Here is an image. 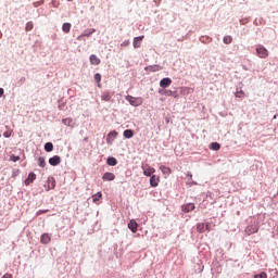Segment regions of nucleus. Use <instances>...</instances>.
I'll list each match as a JSON object with an SVG mask.
<instances>
[{"label": "nucleus", "instance_id": "obj_1", "mask_svg": "<svg viewBox=\"0 0 278 278\" xmlns=\"http://www.w3.org/2000/svg\"><path fill=\"white\" fill-rule=\"evenodd\" d=\"M126 101L130 103L134 108L142 105V98H135L134 96H126Z\"/></svg>", "mask_w": 278, "mask_h": 278}, {"label": "nucleus", "instance_id": "obj_2", "mask_svg": "<svg viewBox=\"0 0 278 278\" xmlns=\"http://www.w3.org/2000/svg\"><path fill=\"white\" fill-rule=\"evenodd\" d=\"M141 168H142L143 175L146 177H152L153 173H155V168L151 167V165H149V164L142 165Z\"/></svg>", "mask_w": 278, "mask_h": 278}, {"label": "nucleus", "instance_id": "obj_3", "mask_svg": "<svg viewBox=\"0 0 278 278\" xmlns=\"http://www.w3.org/2000/svg\"><path fill=\"white\" fill-rule=\"evenodd\" d=\"M256 54L262 59H266L268 58V50L264 46H257Z\"/></svg>", "mask_w": 278, "mask_h": 278}, {"label": "nucleus", "instance_id": "obj_4", "mask_svg": "<svg viewBox=\"0 0 278 278\" xmlns=\"http://www.w3.org/2000/svg\"><path fill=\"white\" fill-rule=\"evenodd\" d=\"M260 231V226L251 225L245 228L247 236H253V233H257Z\"/></svg>", "mask_w": 278, "mask_h": 278}, {"label": "nucleus", "instance_id": "obj_5", "mask_svg": "<svg viewBox=\"0 0 278 278\" xmlns=\"http://www.w3.org/2000/svg\"><path fill=\"white\" fill-rule=\"evenodd\" d=\"M61 162H62V159L60 157V155H54L49 159L50 166H59V164H61Z\"/></svg>", "mask_w": 278, "mask_h": 278}, {"label": "nucleus", "instance_id": "obj_6", "mask_svg": "<svg viewBox=\"0 0 278 278\" xmlns=\"http://www.w3.org/2000/svg\"><path fill=\"white\" fill-rule=\"evenodd\" d=\"M117 136H118V132L116 130L110 131L106 137L108 144H112V142H114V139H116Z\"/></svg>", "mask_w": 278, "mask_h": 278}, {"label": "nucleus", "instance_id": "obj_7", "mask_svg": "<svg viewBox=\"0 0 278 278\" xmlns=\"http://www.w3.org/2000/svg\"><path fill=\"white\" fill-rule=\"evenodd\" d=\"M103 181H114L116 179V175L114 173L106 172L102 176Z\"/></svg>", "mask_w": 278, "mask_h": 278}, {"label": "nucleus", "instance_id": "obj_8", "mask_svg": "<svg viewBox=\"0 0 278 278\" xmlns=\"http://www.w3.org/2000/svg\"><path fill=\"white\" fill-rule=\"evenodd\" d=\"M150 186H152V188H157V186H160V178L156 175L150 177Z\"/></svg>", "mask_w": 278, "mask_h": 278}, {"label": "nucleus", "instance_id": "obj_9", "mask_svg": "<svg viewBox=\"0 0 278 278\" xmlns=\"http://www.w3.org/2000/svg\"><path fill=\"white\" fill-rule=\"evenodd\" d=\"M128 229H130V231H132V233H136V231H138V223L136 222V219H131L128 223Z\"/></svg>", "mask_w": 278, "mask_h": 278}, {"label": "nucleus", "instance_id": "obj_10", "mask_svg": "<svg viewBox=\"0 0 278 278\" xmlns=\"http://www.w3.org/2000/svg\"><path fill=\"white\" fill-rule=\"evenodd\" d=\"M170 84H173V79H170L169 77L163 78V79L160 81V87H161V88H168V86H170Z\"/></svg>", "mask_w": 278, "mask_h": 278}, {"label": "nucleus", "instance_id": "obj_11", "mask_svg": "<svg viewBox=\"0 0 278 278\" xmlns=\"http://www.w3.org/2000/svg\"><path fill=\"white\" fill-rule=\"evenodd\" d=\"M89 60H90V64L94 66H99V64H101V59H99L97 54H91Z\"/></svg>", "mask_w": 278, "mask_h": 278}, {"label": "nucleus", "instance_id": "obj_12", "mask_svg": "<svg viewBox=\"0 0 278 278\" xmlns=\"http://www.w3.org/2000/svg\"><path fill=\"white\" fill-rule=\"evenodd\" d=\"M143 39H144V36L136 37V38L134 39V42H132L134 48H135V49H140V45H142V40H143Z\"/></svg>", "mask_w": 278, "mask_h": 278}, {"label": "nucleus", "instance_id": "obj_13", "mask_svg": "<svg viewBox=\"0 0 278 278\" xmlns=\"http://www.w3.org/2000/svg\"><path fill=\"white\" fill-rule=\"evenodd\" d=\"M164 67L160 65H149L146 67V71H149L150 73H157V71H162Z\"/></svg>", "mask_w": 278, "mask_h": 278}, {"label": "nucleus", "instance_id": "obj_14", "mask_svg": "<svg viewBox=\"0 0 278 278\" xmlns=\"http://www.w3.org/2000/svg\"><path fill=\"white\" fill-rule=\"evenodd\" d=\"M41 244H49L51 242V236L49 233H42L40 237Z\"/></svg>", "mask_w": 278, "mask_h": 278}, {"label": "nucleus", "instance_id": "obj_15", "mask_svg": "<svg viewBox=\"0 0 278 278\" xmlns=\"http://www.w3.org/2000/svg\"><path fill=\"white\" fill-rule=\"evenodd\" d=\"M194 210V203H188L182 205V212H185L186 214L193 212Z\"/></svg>", "mask_w": 278, "mask_h": 278}, {"label": "nucleus", "instance_id": "obj_16", "mask_svg": "<svg viewBox=\"0 0 278 278\" xmlns=\"http://www.w3.org/2000/svg\"><path fill=\"white\" fill-rule=\"evenodd\" d=\"M94 31H96L94 28H92V29H90V30H85L84 34H81V35L78 37V40H79L80 38H84V37L90 38V36L94 34Z\"/></svg>", "mask_w": 278, "mask_h": 278}, {"label": "nucleus", "instance_id": "obj_17", "mask_svg": "<svg viewBox=\"0 0 278 278\" xmlns=\"http://www.w3.org/2000/svg\"><path fill=\"white\" fill-rule=\"evenodd\" d=\"M102 101H112V93L110 91H104L101 94Z\"/></svg>", "mask_w": 278, "mask_h": 278}, {"label": "nucleus", "instance_id": "obj_18", "mask_svg": "<svg viewBox=\"0 0 278 278\" xmlns=\"http://www.w3.org/2000/svg\"><path fill=\"white\" fill-rule=\"evenodd\" d=\"M36 181V174L30 173L28 175V178L25 180V185L29 186L31 182Z\"/></svg>", "mask_w": 278, "mask_h": 278}, {"label": "nucleus", "instance_id": "obj_19", "mask_svg": "<svg viewBox=\"0 0 278 278\" xmlns=\"http://www.w3.org/2000/svg\"><path fill=\"white\" fill-rule=\"evenodd\" d=\"M55 188V178L49 177L48 178V189L47 190H53Z\"/></svg>", "mask_w": 278, "mask_h": 278}, {"label": "nucleus", "instance_id": "obj_20", "mask_svg": "<svg viewBox=\"0 0 278 278\" xmlns=\"http://www.w3.org/2000/svg\"><path fill=\"white\" fill-rule=\"evenodd\" d=\"M106 164H108L109 166H116V164H118V161H116V157L110 156V157L106 160Z\"/></svg>", "mask_w": 278, "mask_h": 278}, {"label": "nucleus", "instance_id": "obj_21", "mask_svg": "<svg viewBox=\"0 0 278 278\" xmlns=\"http://www.w3.org/2000/svg\"><path fill=\"white\" fill-rule=\"evenodd\" d=\"M160 170L163 173V175H170V173H173V170L170 169V167L167 166H160Z\"/></svg>", "mask_w": 278, "mask_h": 278}, {"label": "nucleus", "instance_id": "obj_22", "mask_svg": "<svg viewBox=\"0 0 278 278\" xmlns=\"http://www.w3.org/2000/svg\"><path fill=\"white\" fill-rule=\"evenodd\" d=\"M71 23H64L62 26V31H64V34H70L71 33Z\"/></svg>", "mask_w": 278, "mask_h": 278}, {"label": "nucleus", "instance_id": "obj_23", "mask_svg": "<svg viewBox=\"0 0 278 278\" xmlns=\"http://www.w3.org/2000/svg\"><path fill=\"white\" fill-rule=\"evenodd\" d=\"M124 138H134V130L131 129H126L124 130Z\"/></svg>", "mask_w": 278, "mask_h": 278}, {"label": "nucleus", "instance_id": "obj_24", "mask_svg": "<svg viewBox=\"0 0 278 278\" xmlns=\"http://www.w3.org/2000/svg\"><path fill=\"white\" fill-rule=\"evenodd\" d=\"M103 197V193L99 191L98 193L92 195L93 203H97V201H101V198Z\"/></svg>", "mask_w": 278, "mask_h": 278}, {"label": "nucleus", "instance_id": "obj_25", "mask_svg": "<svg viewBox=\"0 0 278 278\" xmlns=\"http://www.w3.org/2000/svg\"><path fill=\"white\" fill-rule=\"evenodd\" d=\"M197 231H199V233H204L205 231V224L200 223L197 225Z\"/></svg>", "mask_w": 278, "mask_h": 278}, {"label": "nucleus", "instance_id": "obj_26", "mask_svg": "<svg viewBox=\"0 0 278 278\" xmlns=\"http://www.w3.org/2000/svg\"><path fill=\"white\" fill-rule=\"evenodd\" d=\"M45 151H47V153H51V151H53V143L47 142L45 144Z\"/></svg>", "mask_w": 278, "mask_h": 278}, {"label": "nucleus", "instance_id": "obj_27", "mask_svg": "<svg viewBox=\"0 0 278 278\" xmlns=\"http://www.w3.org/2000/svg\"><path fill=\"white\" fill-rule=\"evenodd\" d=\"M38 166H40V168H45V166H47V161H45V157L40 156L38 159Z\"/></svg>", "mask_w": 278, "mask_h": 278}, {"label": "nucleus", "instance_id": "obj_28", "mask_svg": "<svg viewBox=\"0 0 278 278\" xmlns=\"http://www.w3.org/2000/svg\"><path fill=\"white\" fill-rule=\"evenodd\" d=\"M211 149H212V151H219L220 150V143H218V142L211 143Z\"/></svg>", "mask_w": 278, "mask_h": 278}, {"label": "nucleus", "instance_id": "obj_29", "mask_svg": "<svg viewBox=\"0 0 278 278\" xmlns=\"http://www.w3.org/2000/svg\"><path fill=\"white\" fill-rule=\"evenodd\" d=\"M233 42V38L231 36H225L224 37V43L225 45H231Z\"/></svg>", "mask_w": 278, "mask_h": 278}, {"label": "nucleus", "instance_id": "obj_30", "mask_svg": "<svg viewBox=\"0 0 278 278\" xmlns=\"http://www.w3.org/2000/svg\"><path fill=\"white\" fill-rule=\"evenodd\" d=\"M94 81H97L98 88H101V75L99 73L94 75Z\"/></svg>", "mask_w": 278, "mask_h": 278}, {"label": "nucleus", "instance_id": "obj_31", "mask_svg": "<svg viewBox=\"0 0 278 278\" xmlns=\"http://www.w3.org/2000/svg\"><path fill=\"white\" fill-rule=\"evenodd\" d=\"M236 97H237L238 99H243V97H244V91H243L242 89H237V91H236Z\"/></svg>", "mask_w": 278, "mask_h": 278}, {"label": "nucleus", "instance_id": "obj_32", "mask_svg": "<svg viewBox=\"0 0 278 278\" xmlns=\"http://www.w3.org/2000/svg\"><path fill=\"white\" fill-rule=\"evenodd\" d=\"M62 123L65 124L66 127H71V125H73V119L67 117V118H64Z\"/></svg>", "mask_w": 278, "mask_h": 278}, {"label": "nucleus", "instance_id": "obj_33", "mask_svg": "<svg viewBox=\"0 0 278 278\" xmlns=\"http://www.w3.org/2000/svg\"><path fill=\"white\" fill-rule=\"evenodd\" d=\"M26 31H31L34 29V22H28L25 27Z\"/></svg>", "mask_w": 278, "mask_h": 278}, {"label": "nucleus", "instance_id": "obj_34", "mask_svg": "<svg viewBox=\"0 0 278 278\" xmlns=\"http://www.w3.org/2000/svg\"><path fill=\"white\" fill-rule=\"evenodd\" d=\"M254 278H268V274H266V271H262L261 274L255 275Z\"/></svg>", "mask_w": 278, "mask_h": 278}, {"label": "nucleus", "instance_id": "obj_35", "mask_svg": "<svg viewBox=\"0 0 278 278\" xmlns=\"http://www.w3.org/2000/svg\"><path fill=\"white\" fill-rule=\"evenodd\" d=\"M21 160V156L11 155V162H18Z\"/></svg>", "mask_w": 278, "mask_h": 278}, {"label": "nucleus", "instance_id": "obj_36", "mask_svg": "<svg viewBox=\"0 0 278 278\" xmlns=\"http://www.w3.org/2000/svg\"><path fill=\"white\" fill-rule=\"evenodd\" d=\"M164 94H165L166 97H173V91H172V90H165V91H164Z\"/></svg>", "mask_w": 278, "mask_h": 278}, {"label": "nucleus", "instance_id": "obj_37", "mask_svg": "<svg viewBox=\"0 0 278 278\" xmlns=\"http://www.w3.org/2000/svg\"><path fill=\"white\" fill-rule=\"evenodd\" d=\"M10 136H12V132H11V131H5V132H3V137H4V138H10Z\"/></svg>", "mask_w": 278, "mask_h": 278}, {"label": "nucleus", "instance_id": "obj_38", "mask_svg": "<svg viewBox=\"0 0 278 278\" xmlns=\"http://www.w3.org/2000/svg\"><path fill=\"white\" fill-rule=\"evenodd\" d=\"M47 212H49V210L38 211L37 212V216H40V214H47Z\"/></svg>", "mask_w": 278, "mask_h": 278}, {"label": "nucleus", "instance_id": "obj_39", "mask_svg": "<svg viewBox=\"0 0 278 278\" xmlns=\"http://www.w3.org/2000/svg\"><path fill=\"white\" fill-rule=\"evenodd\" d=\"M204 229H205V231H210V224L208 223L204 224Z\"/></svg>", "mask_w": 278, "mask_h": 278}, {"label": "nucleus", "instance_id": "obj_40", "mask_svg": "<svg viewBox=\"0 0 278 278\" xmlns=\"http://www.w3.org/2000/svg\"><path fill=\"white\" fill-rule=\"evenodd\" d=\"M2 278H12L11 274H5Z\"/></svg>", "mask_w": 278, "mask_h": 278}, {"label": "nucleus", "instance_id": "obj_41", "mask_svg": "<svg viewBox=\"0 0 278 278\" xmlns=\"http://www.w3.org/2000/svg\"><path fill=\"white\" fill-rule=\"evenodd\" d=\"M0 97H3V88H0Z\"/></svg>", "mask_w": 278, "mask_h": 278}, {"label": "nucleus", "instance_id": "obj_42", "mask_svg": "<svg viewBox=\"0 0 278 278\" xmlns=\"http://www.w3.org/2000/svg\"><path fill=\"white\" fill-rule=\"evenodd\" d=\"M187 177H189V179H192V174H191V173H188V174H187Z\"/></svg>", "mask_w": 278, "mask_h": 278}, {"label": "nucleus", "instance_id": "obj_43", "mask_svg": "<svg viewBox=\"0 0 278 278\" xmlns=\"http://www.w3.org/2000/svg\"><path fill=\"white\" fill-rule=\"evenodd\" d=\"M67 1H73V0H67Z\"/></svg>", "mask_w": 278, "mask_h": 278}]
</instances>
